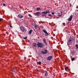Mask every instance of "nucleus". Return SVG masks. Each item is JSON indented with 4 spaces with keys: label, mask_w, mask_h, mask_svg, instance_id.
<instances>
[{
    "label": "nucleus",
    "mask_w": 78,
    "mask_h": 78,
    "mask_svg": "<svg viewBox=\"0 0 78 78\" xmlns=\"http://www.w3.org/2000/svg\"><path fill=\"white\" fill-rule=\"evenodd\" d=\"M73 39L71 37H70L67 42L68 45H71L73 42Z\"/></svg>",
    "instance_id": "1"
},
{
    "label": "nucleus",
    "mask_w": 78,
    "mask_h": 78,
    "mask_svg": "<svg viewBox=\"0 0 78 78\" xmlns=\"http://www.w3.org/2000/svg\"><path fill=\"white\" fill-rule=\"evenodd\" d=\"M37 46L38 47L42 48H44V44L41 42H38L37 43Z\"/></svg>",
    "instance_id": "2"
},
{
    "label": "nucleus",
    "mask_w": 78,
    "mask_h": 78,
    "mask_svg": "<svg viewBox=\"0 0 78 78\" xmlns=\"http://www.w3.org/2000/svg\"><path fill=\"white\" fill-rule=\"evenodd\" d=\"M21 30L22 32H26L27 31V30L25 29V28L23 27H21Z\"/></svg>",
    "instance_id": "3"
},
{
    "label": "nucleus",
    "mask_w": 78,
    "mask_h": 78,
    "mask_svg": "<svg viewBox=\"0 0 78 78\" xmlns=\"http://www.w3.org/2000/svg\"><path fill=\"white\" fill-rule=\"evenodd\" d=\"M42 31L43 32H44V33H45V35L46 36H48V32L47 31V30H46L45 29H43L42 30Z\"/></svg>",
    "instance_id": "4"
},
{
    "label": "nucleus",
    "mask_w": 78,
    "mask_h": 78,
    "mask_svg": "<svg viewBox=\"0 0 78 78\" xmlns=\"http://www.w3.org/2000/svg\"><path fill=\"white\" fill-rule=\"evenodd\" d=\"M42 31L43 32H44V33H45V35L46 36H48V32L47 31V30H46L45 29H43L42 30Z\"/></svg>",
    "instance_id": "5"
},
{
    "label": "nucleus",
    "mask_w": 78,
    "mask_h": 78,
    "mask_svg": "<svg viewBox=\"0 0 78 78\" xmlns=\"http://www.w3.org/2000/svg\"><path fill=\"white\" fill-rule=\"evenodd\" d=\"M50 12V10H47L45 12H42V14H47V13H49Z\"/></svg>",
    "instance_id": "6"
},
{
    "label": "nucleus",
    "mask_w": 78,
    "mask_h": 78,
    "mask_svg": "<svg viewBox=\"0 0 78 78\" xmlns=\"http://www.w3.org/2000/svg\"><path fill=\"white\" fill-rule=\"evenodd\" d=\"M73 17V15H71L69 17V18L68 19V20L69 21H71L72 20V18Z\"/></svg>",
    "instance_id": "7"
},
{
    "label": "nucleus",
    "mask_w": 78,
    "mask_h": 78,
    "mask_svg": "<svg viewBox=\"0 0 78 78\" xmlns=\"http://www.w3.org/2000/svg\"><path fill=\"white\" fill-rule=\"evenodd\" d=\"M40 14H41V12H37L34 13V15H35V16H39L40 15Z\"/></svg>",
    "instance_id": "8"
},
{
    "label": "nucleus",
    "mask_w": 78,
    "mask_h": 78,
    "mask_svg": "<svg viewBox=\"0 0 78 78\" xmlns=\"http://www.w3.org/2000/svg\"><path fill=\"white\" fill-rule=\"evenodd\" d=\"M52 56H49L47 58V60H48V61H50V60H51V59H52Z\"/></svg>",
    "instance_id": "9"
},
{
    "label": "nucleus",
    "mask_w": 78,
    "mask_h": 78,
    "mask_svg": "<svg viewBox=\"0 0 78 78\" xmlns=\"http://www.w3.org/2000/svg\"><path fill=\"white\" fill-rule=\"evenodd\" d=\"M47 53H48V51H47V50H44V51H42V53L43 55H45V54H47Z\"/></svg>",
    "instance_id": "10"
},
{
    "label": "nucleus",
    "mask_w": 78,
    "mask_h": 78,
    "mask_svg": "<svg viewBox=\"0 0 78 78\" xmlns=\"http://www.w3.org/2000/svg\"><path fill=\"white\" fill-rule=\"evenodd\" d=\"M18 17L20 18H22V17H23V15L20 14L18 15Z\"/></svg>",
    "instance_id": "11"
},
{
    "label": "nucleus",
    "mask_w": 78,
    "mask_h": 78,
    "mask_svg": "<svg viewBox=\"0 0 78 78\" xmlns=\"http://www.w3.org/2000/svg\"><path fill=\"white\" fill-rule=\"evenodd\" d=\"M33 45L34 47H36L37 45L36 43H34L33 44Z\"/></svg>",
    "instance_id": "12"
},
{
    "label": "nucleus",
    "mask_w": 78,
    "mask_h": 78,
    "mask_svg": "<svg viewBox=\"0 0 78 78\" xmlns=\"http://www.w3.org/2000/svg\"><path fill=\"white\" fill-rule=\"evenodd\" d=\"M43 41L44 42V43L45 44V45H46L47 44V42L46 41V40H45V39H44L43 40Z\"/></svg>",
    "instance_id": "13"
},
{
    "label": "nucleus",
    "mask_w": 78,
    "mask_h": 78,
    "mask_svg": "<svg viewBox=\"0 0 78 78\" xmlns=\"http://www.w3.org/2000/svg\"><path fill=\"white\" fill-rule=\"evenodd\" d=\"M45 76H48V72H47L46 71H45Z\"/></svg>",
    "instance_id": "14"
},
{
    "label": "nucleus",
    "mask_w": 78,
    "mask_h": 78,
    "mask_svg": "<svg viewBox=\"0 0 78 78\" xmlns=\"http://www.w3.org/2000/svg\"><path fill=\"white\" fill-rule=\"evenodd\" d=\"M61 16H62V12H59L58 13V16H59V17H61Z\"/></svg>",
    "instance_id": "15"
},
{
    "label": "nucleus",
    "mask_w": 78,
    "mask_h": 78,
    "mask_svg": "<svg viewBox=\"0 0 78 78\" xmlns=\"http://www.w3.org/2000/svg\"><path fill=\"white\" fill-rule=\"evenodd\" d=\"M69 67H65V70L66 71V72H67V70H68V69H69Z\"/></svg>",
    "instance_id": "16"
},
{
    "label": "nucleus",
    "mask_w": 78,
    "mask_h": 78,
    "mask_svg": "<svg viewBox=\"0 0 78 78\" xmlns=\"http://www.w3.org/2000/svg\"><path fill=\"white\" fill-rule=\"evenodd\" d=\"M32 31H33V30H30L29 31V34H31V33H32Z\"/></svg>",
    "instance_id": "17"
},
{
    "label": "nucleus",
    "mask_w": 78,
    "mask_h": 78,
    "mask_svg": "<svg viewBox=\"0 0 78 78\" xmlns=\"http://www.w3.org/2000/svg\"><path fill=\"white\" fill-rule=\"evenodd\" d=\"M34 27L35 29H36V28H37V25H36V24H35V25H34Z\"/></svg>",
    "instance_id": "18"
},
{
    "label": "nucleus",
    "mask_w": 78,
    "mask_h": 78,
    "mask_svg": "<svg viewBox=\"0 0 78 78\" xmlns=\"http://www.w3.org/2000/svg\"><path fill=\"white\" fill-rule=\"evenodd\" d=\"M78 48V45L77 44H76V45L75 49H76V50H77Z\"/></svg>",
    "instance_id": "19"
},
{
    "label": "nucleus",
    "mask_w": 78,
    "mask_h": 78,
    "mask_svg": "<svg viewBox=\"0 0 78 78\" xmlns=\"http://www.w3.org/2000/svg\"><path fill=\"white\" fill-rule=\"evenodd\" d=\"M40 9H41V8H37V11H40L39 10H40Z\"/></svg>",
    "instance_id": "20"
},
{
    "label": "nucleus",
    "mask_w": 78,
    "mask_h": 78,
    "mask_svg": "<svg viewBox=\"0 0 78 78\" xmlns=\"http://www.w3.org/2000/svg\"><path fill=\"white\" fill-rule=\"evenodd\" d=\"M74 60H75V58H72V61H74Z\"/></svg>",
    "instance_id": "21"
},
{
    "label": "nucleus",
    "mask_w": 78,
    "mask_h": 78,
    "mask_svg": "<svg viewBox=\"0 0 78 78\" xmlns=\"http://www.w3.org/2000/svg\"><path fill=\"white\" fill-rule=\"evenodd\" d=\"M28 16H29V17H32V16H31L30 14H29Z\"/></svg>",
    "instance_id": "22"
},
{
    "label": "nucleus",
    "mask_w": 78,
    "mask_h": 78,
    "mask_svg": "<svg viewBox=\"0 0 78 78\" xmlns=\"http://www.w3.org/2000/svg\"><path fill=\"white\" fill-rule=\"evenodd\" d=\"M75 54V52H73V55H74Z\"/></svg>",
    "instance_id": "23"
},
{
    "label": "nucleus",
    "mask_w": 78,
    "mask_h": 78,
    "mask_svg": "<svg viewBox=\"0 0 78 78\" xmlns=\"http://www.w3.org/2000/svg\"><path fill=\"white\" fill-rule=\"evenodd\" d=\"M38 64H39V65L41 64V62H38Z\"/></svg>",
    "instance_id": "24"
},
{
    "label": "nucleus",
    "mask_w": 78,
    "mask_h": 78,
    "mask_svg": "<svg viewBox=\"0 0 78 78\" xmlns=\"http://www.w3.org/2000/svg\"><path fill=\"white\" fill-rule=\"evenodd\" d=\"M3 5L4 6H6V4H3Z\"/></svg>",
    "instance_id": "25"
},
{
    "label": "nucleus",
    "mask_w": 78,
    "mask_h": 78,
    "mask_svg": "<svg viewBox=\"0 0 78 78\" xmlns=\"http://www.w3.org/2000/svg\"><path fill=\"white\" fill-rule=\"evenodd\" d=\"M63 26H65V23H63Z\"/></svg>",
    "instance_id": "26"
},
{
    "label": "nucleus",
    "mask_w": 78,
    "mask_h": 78,
    "mask_svg": "<svg viewBox=\"0 0 78 78\" xmlns=\"http://www.w3.org/2000/svg\"><path fill=\"white\" fill-rule=\"evenodd\" d=\"M24 39H27V37H26L24 38Z\"/></svg>",
    "instance_id": "27"
},
{
    "label": "nucleus",
    "mask_w": 78,
    "mask_h": 78,
    "mask_svg": "<svg viewBox=\"0 0 78 78\" xmlns=\"http://www.w3.org/2000/svg\"><path fill=\"white\" fill-rule=\"evenodd\" d=\"M2 21V19L0 18V22Z\"/></svg>",
    "instance_id": "28"
},
{
    "label": "nucleus",
    "mask_w": 78,
    "mask_h": 78,
    "mask_svg": "<svg viewBox=\"0 0 78 78\" xmlns=\"http://www.w3.org/2000/svg\"><path fill=\"white\" fill-rule=\"evenodd\" d=\"M51 14H53H53H55V13H54V12H52L51 13Z\"/></svg>",
    "instance_id": "29"
},
{
    "label": "nucleus",
    "mask_w": 78,
    "mask_h": 78,
    "mask_svg": "<svg viewBox=\"0 0 78 78\" xmlns=\"http://www.w3.org/2000/svg\"><path fill=\"white\" fill-rule=\"evenodd\" d=\"M50 17H51V15H49Z\"/></svg>",
    "instance_id": "30"
},
{
    "label": "nucleus",
    "mask_w": 78,
    "mask_h": 78,
    "mask_svg": "<svg viewBox=\"0 0 78 78\" xmlns=\"http://www.w3.org/2000/svg\"><path fill=\"white\" fill-rule=\"evenodd\" d=\"M76 42L77 43H78V40H76Z\"/></svg>",
    "instance_id": "31"
},
{
    "label": "nucleus",
    "mask_w": 78,
    "mask_h": 78,
    "mask_svg": "<svg viewBox=\"0 0 78 78\" xmlns=\"http://www.w3.org/2000/svg\"><path fill=\"white\" fill-rule=\"evenodd\" d=\"M56 18H58H58H59V17H56Z\"/></svg>",
    "instance_id": "32"
},
{
    "label": "nucleus",
    "mask_w": 78,
    "mask_h": 78,
    "mask_svg": "<svg viewBox=\"0 0 78 78\" xmlns=\"http://www.w3.org/2000/svg\"><path fill=\"white\" fill-rule=\"evenodd\" d=\"M10 27H11V26H10Z\"/></svg>",
    "instance_id": "33"
},
{
    "label": "nucleus",
    "mask_w": 78,
    "mask_h": 78,
    "mask_svg": "<svg viewBox=\"0 0 78 78\" xmlns=\"http://www.w3.org/2000/svg\"><path fill=\"white\" fill-rule=\"evenodd\" d=\"M10 27H11V26H10Z\"/></svg>",
    "instance_id": "34"
}]
</instances>
